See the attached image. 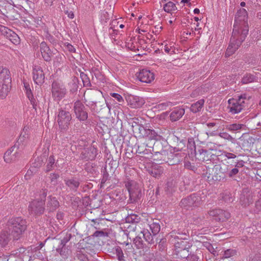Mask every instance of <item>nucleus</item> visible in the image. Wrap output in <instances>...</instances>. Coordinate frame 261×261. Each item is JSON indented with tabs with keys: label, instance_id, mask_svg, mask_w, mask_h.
Returning a JSON list of instances; mask_svg holds the SVG:
<instances>
[{
	"label": "nucleus",
	"instance_id": "53",
	"mask_svg": "<svg viewBox=\"0 0 261 261\" xmlns=\"http://www.w3.org/2000/svg\"><path fill=\"white\" fill-rule=\"evenodd\" d=\"M167 191L169 193H171L173 190L172 188V182H167Z\"/></svg>",
	"mask_w": 261,
	"mask_h": 261
},
{
	"label": "nucleus",
	"instance_id": "1",
	"mask_svg": "<svg viewBox=\"0 0 261 261\" xmlns=\"http://www.w3.org/2000/svg\"><path fill=\"white\" fill-rule=\"evenodd\" d=\"M247 13L245 9H240L236 15L235 22L230 43L225 55L229 57L233 54L245 39L248 33V27L245 25Z\"/></svg>",
	"mask_w": 261,
	"mask_h": 261
},
{
	"label": "nucleus",
	"instance_id": "35",
	"mask_svg": "<svg viewBox=\"0 0 261 261\" xmlns=\"http://www.w3.org/2000/svg\"><path fill=\"white\" fill-rule=\"evenodd\" d=\"M175 252L178 257L187 259L189 254V249L182 250L178 249Z\"/></svg>",
	"mask_w": 261,
	"mask_h": 261
},
{
	"label": "nucleus",
	"instance_id": "25",
	"mask_svg": "<svg viewBox=\"0 0 261 261\" xmlns=\"http://www.w3.org/2000/svg\"><path fill=\"white\" fill-rule=\"evenodd\" d=\"M5 37L8 38L14 44L17 45L20 43V38L18 36L10 29L7 32Z\"/></svg>",
	"mask_w": 261,
	"mask_h": 261
},
{
	"label": "nucleus",
	"instance_id": "47",
	"mask_svg": "<svg viewBox=\"0 0 261 261\" xmlns=\"http://www.w3.org/2000/svg\"><path fill=\"white\" fill-rule=\"evenodd\" d=\"M170 105L169 102H162L161 103L158 104L156 107L159 109L160 110H164L166 109L167 107H168Z\"/></svg>",
	"mask_w": 261,
	"mask_h": 261
},
{
	"label": "nucleus",
	"instance_id": "27",
	"mask_svg": "<svg viewBox=\"0 0 261 261\" xmlns=\"http://www.w3.org/2000/svg\"><path fill=\"white\" fill-rule=\"evenodd\" d=\"M139 234H140L142 236V238H143L145 241H146L148 244H152L154 243L153 236L148 229H143L141 230Z\"/></svg>",
	"mask_w": 261,
	"mask_h": 261
},
{
	"label": "nucleus",
	"instance_id": "48",
	"mask_svg": "<svg viewBox=\"0 0 261 261\" xmlns=\"http://www.w3.org/2000/svg\"><path fill=\"white\" fill-rule=\"evenodd\" d=\"M65 46H66V49L70 53H75V47L72 45L70 44L69 43H68V42L65 43Z\"/></svg>",
	"mask_w": 261,
	"mask_h": 261
},
{
	"label": "nucleus",
	"instance_id": "31",
	"mask_svg": "<svg viewBox=\"0 0 261 261\" xmlns=\"http://www.w3.org/2000/svg\"><path fill=\"white\" fill-rule=\"evenodd\" d=\"M163 9L167 13H172L177 10V7L173 2L169 1L164 5Z\"/></svg>",
	"mask_w": 261,
	"mask_h": 261
},
{
	"label": "nucleus",
	"instance_id": "12",
	"mask_svg": "<svg viewBox=\"0 0 261 261\" xmlns=\"http://www.w3.org/2000/svg\"><path fill=\"white\" fill-rule=\"evenodd\" d=\"M170 241L171 242L174 244L175 250H178L179 249H190V246L188 245V242L181 239H179L178 236L176 235L175 232L172 231L170 233Z\"/></svg>",
	"mask_w": 261,
	"mask_h": 261
},
{
	"label": "nucleus",
	"instance_id": "11",
	"mask_svg": "<svg viewBox=\"0 0 261 261\" xmlns=\"http://www.w3.org/2000/svg\"><path fill=\"white\" fill-rule=\"evenodd\" d=\"M74 112L76 118L81 121H84L88 118V113L84 105L80 101H76L74 104Z\"/></svg>",
	"mask_w": 261,
	"mask_h": 261
},
{
	"label": "nucleus",
	"instance_id": "9",
	"mask_svg": "<svg viewBox=\"0 0 261 261\" xmlns=\"http://www.w3.org/2000/svg\"><path fill=\"white\" fill-rule=\"evenodd\" d=\"M140 134L149 140L160 141L163 139V133L161 130H155L153 129L146 128L141 127L139 128Z\"/></svg>",
	"mask_w": 261,
	"mask_h": 261
},
{
	"label": "nucleus",
	"instance_id": "38",
	"mask_svg": "<svg viewBox=\"0 0 261 261\" xmlns=\"http://www.w3.org/2000/svg\"><path fill=\"white\" fill-rule=\"evenodd\" d=\"M134 38H128L125 41V45L126 46L132 50H135L136 49V46L134 44L135 42Z\"/></svg>",
	"mask_w": 261,
	"mask_h": 261
},
{
	"label": "nucleus",
	"instance_id": "29",
	"mask_svg": "<svg viewBox=\"0 0 261 261\" xmlns=\"http://www.w3.org/2000/svg\"><path fill=\"white\" fill-rule=\"evenodd\" d=\"M47 205L50 211H53L58 207L59 202L55 197L49 196Z\"/></svg>",
	"mask_w": 261,
	"mask_h": 261
},
{
	"label": "nucleus",
	"instance_id": "28",
	"mask_svg": "<svg viewBox=\"0 0 261 261\" xmlns=\"http://www.w3.org/2000/svg\"><path fill=\"white\" fill-rule=\"evenodd\" d=\"M16 144H15L13 147H11L10 149L8 150L4 154V161L6 163H10L12 161L14 160L15 157L14 156V154H11L14 149L16 147Z\"/></svg>",
	"mask_w": 261,
	"mask_h": 261
},
{
	"label": "nucleus",
	"instance_id": "10",
	"mask_svg": "<svg viewBox=\"0 0 261 261\" xmlns=\"http://www.w3.org/2000/svg\"><path fill=\"white\" fill-rule=\"evenodd\" d=\"M129 192V197L132 200L136 201L141 196V188L135 181L131 180L128 181L125 184Z\"/></svg>",
	"mask_w": 261,
	"mask_h": 261
},
{
	"label": "nucleus",
	"instance_id": "56",
	"mask_svg": "<svg viewBox=\"0 0 261 261\" xmlns=\"http://www.w3.org/2000/svg\"><path fill=\"white\" fill-rule=\"evenodd\" d=\"M255 207L258 211H261V199L255 203Z\"/></svg>",
	"mask_w": 261,
	"mask_h": 261
},
{
	"label": "nucleus",
	"instance_id": "7",
	"mask_svg": "<svg viewBox=\"0 0 261 261\" xmlns=\"http://www.w3.org/2000/svg\"><path fill=\"white\" fill-rule=\"evenodd\" d=\"M67 93V89L61 83L54 82L51 85L52 97L55 101H60L63 99Z\"/></svg>",
	"mask_w": 261,
	"mask_h": 261
},
{
	"label": "nucleus",
	"instance_id": "14",
	"mask_svg": "<svg viewBox=\"0 0 261 261\" xmlns=\"http://www.w3.org/2000/svg\"><path fill=\"white\" fill-rule=\"evenodd\" d=\"M33 78L37 85H41L44 82L45 75L41 67L38 65L33 66Z\"/></svg>",
	"mask_w": 261,
	"mask_h": 261
},
{
	"label": "nucleus",
	"instance_id": "37",
	"mask_svg": "<svg viewBox=\"0 0 261 261\" xmlns=\"http://www.w3.org/2000/svg\"><path fill=\"white\" fill-rule=\"evenodd\" d=\"M255 80V78L253 75L250 74H246L242 78V83L244 84H247L254 82Z\"/></svg>",
	"mask_w": 261,
	"mask_h": 261
},
{
	"label": "nucleus",
	"instance_id": "55",
	"mask_svg": "<svg viewBox=\"0 0 261 261\" xmlns=\"http://www.w3.org/2000/svg\"><path fill=\"white\" fill-rule=\"evenodd\" d=\"M225 155L227 159H234L236 158L235 154L229 152L226 153Z\"/></svg>",
	"mask_w": 261,
	"mask_h": 261
},
{
	"label": "nucleus",
	"instance_id": "40",
	"mask_svg": "<svg viewBox=\"0 0 261 261\" xmlns=\"http://www.w3.org/2000/svg\"><path fill=\"white\" fill-rule=\"evenodd\" d=\"M218 136L221 138L229 141L232 143H233L234 141V139L233 137H232V136L230 135H229L228 133L226 132L220 133Z\"/></svg>",
	"mask_w": 261,
	"mask_h": 261
},
{
	"label": "nucleus",
	"instance_id": "19",
	"mask_svg": "<svg viewBox=\"0 0 261 261\" xmlns=\"http://www.w3.org/2000/svg\"><path fill=\"white\" fill-rule=\"evenodd\" d=\"M185 112V109L182 108H174L170 113V120L172 121H176L179 120L184 115Z\"/></svg>",
	"mask_w": 261,
	"mask_h": 261
},
{
	"label": "nucleus",
	"instance_id": "32",
	"mask_svg": "<svg viewBox=\"0 0 261 261\" xmlns=\"http://www.w3.org/2000/svg\"><path fill=\"white\" fill-rule=\"evenodd\" d=\"M243 126V124L239 123L227 124L225 125V128L230 132H237L239 131Z\"/></svg>",
	"mask_w": 261,
	"mask_h": 261
},
{
	"label": "nucleus",
	"instance_id": "54",
	"mask_svg": "<svg viewBox=\"0 0 261 261\" xmlns=\"http://www.w3.org/2000/svg\"><path fill=\"white\" fill-rule=\"evenodd\" d=\"M185 167L188 169H192V165L191 164V163L188 161H185Z\"/></svg>",
	"mask_w": 261,
	"mask_h": 261
},
{
	"label": "nucleus",
	"instance_id": "8",
	"mask_svg": "<svg viewBox=\"0 0 261 261\" xmlns=\"http://www.w3.org/2000/svg\"><path fill=\"white\" fill-rule=\"evenodd\" d=\"M71 119V115L69 112L62 108L59 109L57 120L61 129H67Z\"/></svg>",
	"mask_w": 261,
	"mask_h": 261
},
{
	"label": "nucleus",
	"instance_id": "36",
	"mask_svg": "<svg viewBox=\"0 0 261 261\" xmlns=\"http://www.w3.org/2000/svg\"><path fill=\"white\" fill-rule=\"evenodd\" d=\"M149 226L153 236L156 234L160 230V225L158 223L152 222Z\"/></svg>",
	"mask_w": 261,
	"mask_h": 261
},
{
	"label": "nucleus",
	"instance_id": "21",
	"mask_svg": "<svg viewBox=\"0 0 261 261\" xmlns=\"http://www.w3.org/2000/svg\"><path fill=\"white\" fill-rule=\"evenodd\" d=\"M164 172V168L162 166L157 163L152 166L150 170L149 171L150 174L155 178H159L163 174Z\"/></svg>",
	"mask_w": 261,
	"mask_h": 261
},
{
	"label": "nucleus",
	"instance_id": "42",
	"mask_svg": "<svg viewBox=\"0 0 261 261\" xmlns=\"http://www.w3.org/2000/svg\"><path fill=\"white\" fill-rule=\"evenodd\" d=\"M55 158L53 155H50L48 160H47V171H50L52 169L53 165L55 163Z\"/></svg>",
	"mask_w": 261,
	"mask_h": 261
},
{
	"label": "nucleus",
	"instance_id": "23",
	"mask_svg": "<svg viewBox=\"0 0 261 261\" xmlns=\"http://www.w3.org/2000/svg\"><path fill=\"white\" fill-rule=\"evenodd\" d=\"M12 238L11 233H8L7 230L2 231L0 233V244L3 247L5 246Z\"/></svg>",
	"mask_w": 261,
	"mask_h": 261
},
{
	"label": "nucleus",
	"instance_id": "60",
	"mask_svg": "<svg viewBox=\"0 0 261 261\" xmlns=\"http://www.w3.org/2000/svg\"><path fill=\"white\" fill-rule=\"evenodd\" d=\"M55 1V0H44V2L47 6H50L53 4V3Z\"/></svg>",
	"mask_w": 261,
	"mask_h": 261
},
{
	"label": "nucleus",
	"instance_id": "52",
	"mask_svg": "<svg viewBox=\"0 0 261 261\" xmlns=\"http://www.w3.org/2000/svg\"><path fill=\"white\" fill-rule=\"evenodd\" d=\"M164 51L169 54H171L172 52H173V49L171 48V46H168L167 45H165L164 47Z\"/></svg>",
	"mask_w": 261,
	"mask_h": 261
},
{
	"label": "nucleus",
	"instance_id": "4",
	"mask_svg": "<svg viewBox=\"0 0 261 261\" xmlns=\"http://www.w3.org/2000/svg\"><path fill=\"white\" fill-rule=\"evenodd\" d=\"M249 97L245 94L241 95L238 98H231L228 100L227 108L231 114L239 113L245 107V100Z\"/></svg>",
	"mask_w": 261,
	"mask_h": 261
},
{
	"label": "nucleus",
	"instance_id": "34",
	"mask_svg": "<svg viewBox=\"0 0 261 261\" xmlns=\"http://www.w3.org/2000/svg\"><path fill=\"white\" fill-rule=\"evenodd\" d=\"M230 217V213L226 211L221 210V212L218 213V220L220 221H224L228 220Z\"/></svg>",
	"mask_w": 261,
	"mask_h": 261
},
{
	"label": "nucleus",
	"instance_id": "17",
	"mask_svg": "<svg viewBox=\"0 0 261 261\" xmlns=\"http://www.w3.org/2000/svg\"><path fill=\"white\" fill-rule=\"evenodd\" d=\"M98 150L96 147L91 146L85 149L84 152H82V158L86 160H93L95 159L97 154Z\"/></svg>",
	"mask_w": 261,
	"mask_h": 261
},
{
	"label": "nucleus",
	"instance_id": "61",
	"mask_svg": "<svg viewBox=\"0 0 261 261\" xmlns=\"http://www.w3.org/2000/svg\"><path fill=\"white\" fill-rule=\"evenodd\" d=\"M249 261H260V259L258 256H254L253 257H251Z\"/></svg>",
	"mask_w": 261,
	"mask_h": 261
},
{
	"label": "nucleus",
	"instance_id": "59",
	"mask_svg": "<svg viewBox=\"0 0 261 261\" xmlns=\"http://www.w3.org/2000/svg\"><path fill=\"white\" fill-rule=\"evenodd\" d=\"M191 34H194L193 32H192V33L191 32H189V31H184L183 32V36L185 38H188L187 37V36L188 35H191Z\"/></svg>",
	"mask_w": 261,
	"mask_h": 261
},
{
	"label": "nucleus",
	"instance_id": "30",
	"mask_svg": "<svg viewBox=\"0 0 261 261\" xmlns=\"http://www.w3.org/2000/svg\"><path fill=\"white\" fill-rule=\"evenodd\" d=\"M204 103V100L201 99L196 102L192 104L191 106V111L193 113H197L200 111Z\"/></svg>",
	"mask_w": 261,
	"mask_h": 261
},
{
	"label": "nucleus",
	"instance_id": "46",
	"mask_svg": "<svg viewBox=\"0 0 261 261\" xmlns=\"http://www.w3.org/2000/svg\"><path fill=\"white\" fill-rule=\"evenodd\" d=\"M199 259L198 256L195 253H190L189 254L187 258L188 261H198Z\"/></svg>",
	"mask_w": 261,
	"mask_h": 261
},
{
	"label": "nucleus",
	"instance_id": "24",
	"mask_svg": "<svg viewBox=\"0 0 261 261\" xmlns=\"http://www.w3.org/2000/svg\"><path fill=\"white\" fill-rule=\"evenodd\" d=\"M64 181L66 185L73 191H76L80 185L79 181L75 178L66 179Z\"/></svg>",
	"mask_w": 261,
	"mask_h": 261
},
{
	"label": "nucleus",
	"instance_id": "62",
	"mask_svg": "<svg viewBox=\"0 0 261 261\" xmlns=\"http://www.w3.org/2000/svg\"><path fill=\"white\" fill-rule=\"evenodd\" d=\"M59 177V176L58 174L54 173V174H53V175H51V180H53V179H56Z\"/></svg>",
	"mask_w": 261,
	"mask_h": 261
},
{
	"label": "nucleus",
	"instance_id": "50",
	"mask_svg": "<svg viewBox=\"0 0 261 261\" xmlns=\"http://www.w3.org/2000/svg\"><path fill=\"white\" fill-rule=\"evenodd\" d=\"M238 172H239L238 169L237 168H233L232 169H231L229 171L228 175L229 177H232L234 176V175H236L237 174H238Z\"/></svg>",
	"mask_w": 261,
	"mask_h": 261
},
{
	"label": "nucleus",
	"instance_id": "44",
	"mask_svg": "<svg viewBox=\"0 0 261 261\" xmlns=\"http://www.w3.org/2000/svg\"><path fill=\"white\" fill-rule=\"evenodd\" d=\"M139 221L138 216L135 214H130L126 218V221L129 223H136L138 222Z\"/></svg>",
	"mask_w": 261,
	"mask_h": 261
},
{
	"label": "nucleus",
	"instance_id": "41",
	"mask_svg": "<svg viewBox=\"0 0 261 261\" xmlns=\"http://www.w3.org/2000/svg\"><path fill=\"white\" fill-rule=\"evenodd\" d=\"M115 252L117 255L119 261H125L124 259V255L122 249L120 247H117L115 248Z\"/></svg>",
	"mask_w": 261,
	"mask_h": 261
},
{
	"label": "nucleus",
	"instance_id": "3",
	"mask_svg": "<svg viewBox=\"0 0 261 261\" xmlns=\"http://www.w3.org/2000/svg\"><path fill=\"white\" fill-rule=\"evenodd\" d=\"M11 78L9 70L0 65V97H6L10 87Z\"/></svg>",
	"mask_w": 261,
	"mask_h": 261
},
{
	"label": "nucleus",
	"instance_id": "18",
	"mask_svg": "<svg viewBox=\"0 0 261 261\" xmlns=\"http://www.w3.org/2000/svg\"><path fill=\"white\" fill-rule=\"evenodd\" d=\"M40 51L44 60L46 61H49L51 60L52 53L44 42H42L40 45Z\"/></svg>",
	"mask_w": 261,
	"mask_h": 261
},
{
	"label": "nucleus",
	"instance_id": "51",
	"mask_svg": "<svg viewBox=\"0 0 261 261\" xmlns=\"http://www.w3.org/2000/svg\"><path fill=\"white\" fill-rule=\"evenodd\" d=\"M24 86L26 89V90H27V94L28 95V98H29V99L31 101V98H32V93H31V92L30 90H29V85H27V84H24Z\"/></svg>",
	"mask_w": 261,
	"mask_h": 261
},
{
	"label": "nucleus",
	"instance_id": "15",
	"mask_svg": "<svg viewBox=\"0 0 261 261\" xmlns=\"http://www.w3.org/2000/svg\"><path fill=\"white\" fill-rule=\"evenodd\" d=\"M137 78L141 82L151 83L154 80V74L150 70L143 69L139 72Z\"/></svg>",
	"mask_w": 261,
	"mask_h": 261
},
{
	"label": "nucleus",
	"instance_id": "2",
	"mask_svg": "<svg viewBox=\"0 0 261 261\" xmlns=\"http://www.w3.org/2000/svg\"><path fill=\"white\" fill-rule=\"evenodd\" d=\"M9 231L14 240H18L27 228V222L20 217L11 219L8 222Z\"/></svg>",
	"mask_w": 261,
	"mask_h": 261
},
{
	"label": "nucleus",
	"instance_id": "45",
	"mask_svg": "<svg viewBox=\"0 0 261 261\" xmlns=\"http://www.w3.org/2000/svg\"><path fill=\"white\" fill-rule=\"evenodd\" d=\"M221 212V209H214L208 212V215L212 217H215L216 220H218V213Z\"/></svg>",
	"mask_w": 261,
	"mask_h": 261
},
{
	"label": "nucleus",
	"instance_id": "63",
	"mask_svg": "<svg viewBox=\"0 0 261 261\" xmlns=\"http://www.w3.org/2000/svg\"><path fill=\"white\" fill-rule=\"evenodd\" d=\"M190 2H191V0H182L181 1V3H184V4L186 3V4H189V5H191Z\"/></svg>",
	"mask_w": 261,
	"mask_h": 261
},
{
	"label": "nucleus",
	"instance_id": "20",
	"mask_svg": "<svg viewBox=\"0 0 261 261\" xmlns=\"http://www.w3.org/2000/svg\"><path fill=\"white\" fill-rule=\"evenodd\" d=\"M166 155H168V150H163L160 152H156L153 155V160L158 162L159 164L166 163Z\"/></svg>",
	"mask_w": 261,
	"mask_h": 261
},
{
	"label": "nucleus",
	"instance_id": "39",
	"mask_svg": "<svg viewBox=\"0 0 261 261\" xmlns=\"http://www.w3.org/2000/svg\"><path fill=\"white\" fill-rule=\"evenodd\" d=\"M110 95L114 98V100L116 101L119 105L124 102V99L120 94L116 93H111Z\"/></svg>",
	"mask_w": 261,
	"mask_h": 261
},
{
	"label": "nucleus",
	"instance_id": "58",
	"mask_svg": "<svg viewBox=\"0 0 261 261\" xmlns=\"http://www.w3.org/2000/svg\"><path fill=\"white\" fill-rule=\"evenodd\" d=\"M103 234H104L103 232H102L101 231H96L94 233V236H95L96 237H99V236H102Z\"/></svg>",
	"mask_w": 261,
	"mask_h": 261
},
{
	"label": "nucleus",
	"instance_id": "64",
	"mask_svg": "<svg viewBox=\"0 0 261 261\" xmlns=\"http://www.w3.org/2000/svg\"><path fill=\"white\" fill-rule=\"evenodd\" d=\"M207 125L209 127H212L215 125V123H208L207 124Z\"/></svg>",
	"mask_w": 261,
	"mask_h": 261
},
{
	"label": "nucleus",
	"instance_id": "16",
	"mask_svg": "<svg viewBox=\"0 0 261 261\" xmlns=\"http://www.w3.org/2000/svg\"><path fill=\"white\" fill-rule=\"evenodd\" d=\"M184 156V153H175L168 150V155H166V163L169 165H173L178 164L182 157Z\"/></svg>",
	"mask_w": 261,
	"mask_h": 261
},
{
	"label": "nucleus",
	"instance_id": "13",
	"mask_svg": "<svg viewBox=\"0 0 261 261\" xmlns=\"http://www.w3.org/2000/svg\"><path fill=\"white\" fill-rule=\"evenodd\" d=\"M127 105L132 108L138 109L142 107L145 101L143 98L134 95H128L126 97Z\"/></svg>",
	"mask_w": 261,
	"mask_h": 261
},
{
	"label": "nucleus",
	"instance_id": "43",
	"mask_svg": "<svg viewBox=\"0 0 261 261\" xmlns=\"http://www.w3.org/2000/svg\"><path fill=\"white\" fill-rule=\"evenodd\" d=\"M236 253L235 250L229 249L224 252L223 257L227 258L233 256Z\"/></svg>",
	"mask_w": 261,
	"mask_h": 261
},
{
	"label": "nucleus",
	"instance_id": "22",
	"mask_svg": "<svg viewBox=\"0 0 261 261\" xmlns=\"http://www.w3.org/2000/svg\"><path fill=\"white\" fill-rule=\"evenodd\" d=\"M196 157L199 161L205 162L210 160L211 156L207 150L200 149L196 152Z\"/></svg>",
	"mask_w": 261,
	"mask_h": 261
},
{
	"label": "nucleus",
	"instance_id": "49",
	"mask_svg": "<svg viewBox=\"0 0 261 261\" xmlns=\"http://www.w3.org/2000/svg\"><path fill=\"white\" fill-rule=\"evenodd\" d=\"M9 29L8 28L0 24V33L4 36H6L7 32L9 31Z\"/></svg>",
	"mask_w": 261,
	"mask_h": 261
},
{
	"label": "nucleus",
	"instance_id": "26",
	"mask_svg": "<svg viewBox=\"0 0 261 261\" xmlns=\"http://www.w3.org/2000/svg\"><path fill=\"white\" fill-rule=\"evenodd\" d=\"M240 202L243 206H247L253 202V196L251 194H242L240 197Z\"/></svg>",
	"mask_w": 261,
	"mask_h": 261
},
{
	"label": "nucleus",
	"instance_id": "33",
	"mask_svg": "<svg viewBox=\"0 0 261 261\" xmlns=\"http://www.w3.org/2000/svg\"><path fill=\"white\" fill-rule=\"evenodd\" d=\"M134 243L137 249H143L145 247V244L143 243V241L142 239V236L140 234H138V236L135 238Z\"/></svg>",
	"mask_w": 261,
	"mask_h": 261
},
{
	"label": "nucleus",
	"instance_id": "6",
	"mask_svg": "<svg viewBox=\"0 0 261 261\" xmlns=\"http://www.w3.org/2000/svg\"><path fill=\"white\" fill-rule=\"evenodd\" d=\"M202 202L200 194L194 193L187 198L182 199L180 203V206L188 210L199 205Z\"/></svg>",
	"mask_w": 261,
	"mask_h": 261
},
{
	"label": "nucleus",
	"instance_id": "5",
	"mask_svg": "<svg viewBox=\"0 0 261 261\" xmlns=\"http://www.w3.org/2000/svg\"><path fill=\"white\" fill-rule=\"evenodd\" d=\"M41 192V200H34L29 205V211L31 214L39 215L42 214L44 212V199L47 195V190L44 189Z\"/></svg>",
	"mask_w": 261,
	"mask_h": 261
},
{
	"label": "nucleus",
	"instance_id": "57",
	"mask_svg": "<svg viewBox=\"0 0 261 261\" xmlns=\"http://www.w3.org/2000/svg\"><path fill=\"white\" fill-rule=\"evenodd\" d=\"M188 144H189V145H190V147L191 148V149H192L193 147L195 148V143L192 139H189Z\"/></svg>",
	"mask_w": 261,
	"mask_h": 261
}]
</instances>
